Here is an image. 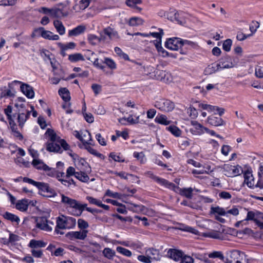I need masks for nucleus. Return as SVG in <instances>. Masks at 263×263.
<instances>
[{
  "label": "nucleus",
  "mask_w": 263,
  "mask_h": 263,
  "mask_svg": "<svg viewBox=\"0 0 263 263\" xmlns=\"http://www.w3.org/2000/svg\"><path fill=\"white\" fill-rule=\"evenodd\" d=\"M190 42L187 40H180V39L179 38H171L166 41L165 43V46L167 49L172 50H177L185 44H189Z\"/></svg>",
  "instance_id": "8"
},
{
  "label": "nucleus",
  "mask_w": 263,
  "mask_h": 263,
  "mask_svg": "<svg viewBox=\"0 0 263 263\" xmlns=\"http://www.w3.org/2000/svg\"><path fill=\"white\" fill-rule=\"evenodd\" d=\"M85 30V26L83 25H79L73 29L69 30L68 36H78L84 33Z\"/></svg>",
  "instance_id": "22"
},
{
  "label": "nucleus",
  "mask_w": 263,
  "mask_h": 263,
  "mask_svg": "<svg viewBox=\"0 0 263 263\" xmlns=\"http://www.w3.org/2000/svg\"><path fill=\"white\" fill-rule=\"evenodd\" d=\"M219 197L221 199H229L231 198L232 195L229 192L222 191L219 193Z\"/></svg>",
  "instance_id": "64"
},
{
  "label": "nucleus",
  "mask_w": 263,
  "mask_h": 263,
  "mask_svg": "<svg viewBox=\"0 0 263 263\" xmlns=\"http://www.w3.org/2000/svg\"><path fill=\"white\" fill-rule=\"evenodd\" d=\"M75 177L83 182H87L89 179V176L84 172H77Z\"/></svg>",
  "instance_id": "39"
},
{
  "label": "nucleus",
  "mask_w": 263,
  "mask_h": 263,
  "mask_svg": "<svg viewBox=\"0 0 263 263\" xmlns=\"http://www.w3.org/2000/svg\"><path fill=\"white\" fill-rule=\"evenodd\" d=\"M232 41L231 39H227L224 41L222 45V48L226 51H229L231 50Z\"/></svg>",
  "instance_id": "53"
},
{
  "label": "nucleus",
  "mask_w": 263,
  "mask_h": 263,
  "mask_svg": "<svg viewBox=\"0 0 263 263\" xmlns=\"http://www.w3.org/2000/svg\"><path fill=\"white\" fill-rule=\"evenodd\" d=\"M223 169L226 172L225 175L230 177L237 176L242 173L241 167L238 165L225 164Z\"/></svg>",
  "instance_id": "10"
},
{
  "label": "nucleus",
  "mask_w": 263,
  "mask_h": 263,
  "mask_svg": "<svg viewBox=\"0 0 263 263\" xmlns=\"http://www.w3.org/2000/svg\"><path fill=\"white\" fill-rule=\"evenodd\" d=\"M109 157L116 162H124L125 161L124 158L119 155H117L115 153H110Z\"/></svg>",
  "instance_id": "54"
},
{
  "label": "nucleus",
  "mask_w": 263,
  "mask_h": 263,
  "mask_svg": "<svg viewBox=\"0 0 263 263\" xmlns=\"http://www.w3.org/2000/svg\"><path fill=\"white\" fill-rule=\"evenodd\" d=\"M36 227L43 230L48 231L49 227L48 220L45 217H35Z\"/></svg>",
  "instance_id": "18"
},
{
  "label": "nucleus",
  "mask_w": 263,
  "mask_h": 263,
  "mask_svg": "<svg viewBox=\"0 0 263 263\" xmlns=\"http://www.w3.org/2000/svg\"><path fill=\"white\" fill-rule=\"evenodd\" d=\"M20 239V237L19 236L10 232L9 241H10V243H14L15 242L19 241Z\"/></svg>",
  "instance_id": "59"
},
{
  "label": "nucleus",
  "mask_w": 263,
  "mask_h": 263,
  "mask_svg": "<svg viewBox=\"0 0 263 263\" xmlns=\"http://www.w3.org/2000/svg\"><path fill=\"white\" fill-rule=\"evenodd\" d=\"M157 73L158 76H155V78L161 81H163L164 82H167L169 81L170 76H165V72L159 70L157 71Z\"/></svg>",
  "instance_id": "40"
},
{
  "label": "nucleus",
  "mask_w": 263,
  "mask_h": 263,
  "mask_svg": "<svg viewBox=\"0 0 263 263\" xmlns=\"http://www.w3.org/2000/svg\"><path fill=\"white\" fill-rule=\"evenodd\" d=\"M29 205L28 201L26 199H22L18 200L15 205V208L17 210L25 212L28 209Z\"/></svg>",
  "instance_id": "25"
},
{
  "label": "nucleus",
  "mask_w": 263,
  "mask_h": 263,
  "mask_svg": "<svg viewBox=\"0 0 263 263\" xmlns=\"http://www.w3.org/2000/svg\"><path fill=\"white\" fill-rule=\"evenodd\" d=\"M210 213L211 214H217L218 215L223 216L226 215V212L225 211L224 209L218 206L216 207L212 206L211 208Z\"/></svg>",
  "instance_id": "37"
},
{
  "label": "nucleus",
  "mask_w": 263,
  "mask_h": 263,
  "mask_svg": "<svg viewBox=\"0 0 263 263\" xmlns=\"http://www.w3.org/2000/svg\"><path fill=\"white\" fill-rule=\"evenodd\" d=\"M78 227L81 229H85L89 227L88 222L83 219H78Z\"/></svg>",
  "instance_id": "58"
},
{
  "label": "nucleus",
  "mask_w": 263,
  "mask_h": 263,
  "mask_svg": "<svg viewBox=\"0 0 263 263\" xmlns=\"http://www.w3.org/2000/svg\"><path fill=\"white\" fill-rule=\"evenodd\" d=\"M47 242H45L42 240H36L31 239L29 242V246L31 248H37L45 247Z\"/></svg>",
  "instance_id": "30"
},
{
  "label": "nucleus",
  "mask_w": 263,
  "mask_h": 263,
  "mask_svg": "<svg viewBox=\"0 0 263 263\" xmlns=\"http://www.w3.org/2000/svg\"><path fill=\"white\" fill-rule=\"evenodd\" d=\"M87 230H83L80 231H72L67 233L66 236L70 240L75 239L84 240L87 237Z\"/></svg>",
  "instance_id": "12"
},
{
  "label": "nucleus",
  "mask_w": 263,
  "mask_h": 263,
  "mask_svg": "<svg viewBox=\"0 0 263 263\" xmlns=\"http://www.w3.org/2000/svg\"><path fill=\"white\" fill-rule=\"evenodd\" d=\"M166 129L176 137H179L181 135V130L176 126H170Z\"/></svg>",
  "instance_id": "43"
},
{
  "label": "nucleus",
  "mask_w": 263,
  "mask_h": 263,
  "mask_svg": "<svg viewBox=\"0 0 263 263\" xmlns=\"http://www.w3.org/2000/svg\"><path fill=\"white\" fill-rule=\"evenodd\" d=\"M147 177L151 178L159 184L163 185L168 189L175 191L177 186L172 182H170L166 179L160 178L154 174L152 171H147L144 173Z\"/></svg>",
  "instance_id": "7"
},
{
  "label": "nucleus",
  "mask_w": 263,
  "mask_h": 263,
  "mask_svg": "<svg viewBox=\"0 0 263 263\" xmlns=\"http://www.w3.org/2000/svg\"><path fill=\"white\" fill-rule=\"evenodd\" d=\"M68 59L71 62H77L78 61H84L85 60L83 55L80 53H76L69 55Z\"/></svg>",
  "instance_id": "34"
},
{
  "label": "nucleus",
  "mask_w": 263,
  "mask_h": 263,
  "mask_svg": "<svg viewBox=\"0 0 263 263\" xmlns=\"http://www.w3.org/2000/svg\"><path fill=\"white\" fill-rule=\"evenodd\" d=\"M33 38L42 37L45 39H49V31L45 30L43 27H39L34 29L31 34Z\"/></svg>",
  "instance_id": "16"
},
{
  "label": "nucleus",
  "mask_w": 263,
  "mask_h": 263,
  "mask_svg": "<svg viewBox=\"0 0 263 263\" xmlns=\"http://www.w3.org/2000/svg\"><path fill=\"white\" fill-rule=\"evenodd\" d=\"M146 254L151 257V259L160 260L161 259L159 250L153 248H149L146 250Z\"/></svg>",
  "instance_id": "20"
},
{
  "label": "nucleus",
  "mask_w": 263,
  "mask_h": 263,
  "mask_svg": "<svg viewBox=\"0 0 263 263\" xmlns=\"http://www.w3.org/2000/svg\"><path fill=\"white\" fill-rule=\"evenodd\" d=\"M187 113L192 118H196L198 116L196 109L193 107H190L187 109Z\"/></svg>",
  "instance_id": "52"
},
{
  "label": "nucleus",
  "mask_w": 263,
  "mask_h": 263,
  "mask_svg": "<svg viewBox=\"0 0 263 263\" xmlns=\"http://www.w3.org/2000/svg\"><path fill=\"white\" fill-rule=\"evenodd\" d=\"M102 254L105 257L109 260L112 259L113 257L116 256L115 251L109 248H104L102 251Z\"/></svg>",
  "instance_id": "32"
},
{
  "label": "nucleus",
  "mask_w": 263,
  "mask_h": 263,
  "mask_svg": "<svg viewBox=\"0 0 263 263\" xmlns=\"http://www.w3.org/2000/svg\"><path fill=\"white\" fill-rule=\"evenodd\" d=\"M143 20L140 17H133L130 18L128 25L130 26H138L142 25Z\"/></svg>",
  "instance_id": "36"
},
{
  "label": "nucleus",
  "mask_w": 263,
  "mask_h": 263,
  "mask_svg": "<svg viewBox=\"0 0 263 263\" xmlns=\"http://www.w3.org/2000/svg\"><path fill=\"white\" fill-rule=\"evenodd\" d=\"M198 103V106L203 109L206 110L208 111H215L216 106H213L206 104H203L200 102Z\"/></svg>",
  "instance_id": "42"
},
{
  "label": "nucleus",
  "mask_w": 263,
  "mask_h": 263,
  "mask_svg": "<svg viewBox=\"0 0 263 263\" xmlns=\"http://www.w3.org/2000/svg\"><path fill=\"white\" fill-rule=\"evenodd\" d=\"M220 68L219 67V65L218 63H213L211 65H209L207 67L204 69V73L205 74H211L213 73H215L216 71L220 70Z\"/></svg>",
  "instance_id": "24"
},
{
  "label": "nucleus",
  "mask_w": 263,
  "mask_h": 263,
  "mask_svg": "<svg viewBox=\"0 0 263 263\" xmlns=\"http://www.w3.org/2000/svg\"><path fill=\"white\" fill-rule=\"evenodd\" d=\"M35 186L39 190V193L42 196H46L45 194L49 192V187L47 183L37 182V184Z\"/></svg>",
  "instance_id": "23"
},
{
  "label": "nucleus",
  "mask_w": 263,
  "mask_h": 263,
  "mask_svg": "<svg viewBox=\"0 0 263 263\" xmlns=\"http://www.w3.org/2000/svg\"><path fill=\"white\" fill-rule=\"evenodd\" d=\"M226 263H246L245 254L238 250H233L228 253Z\"/></svg>",
  "instance_id": "4"
},
{
  "label": "nucleus",
  "mask_w": 263,
  "mask_h": 263,
  "mask_svg": "<svg viewBox=\"0 0 263 263\" xmlns=\"http://www.w3.org/2000/svg\"><path fill=\"white\" fill-rule=\"evenodd\" d=\"M159 32H150L148 33L149 36H152L154 37L157 39V40H160L162 39V36L163 35V31L162 29H159Z\"/></svg>",
  "instance_id": "62"
},
{
  "label": "nucleus",
  "mask_w": 263,
  "mask_h": 263,
  "mask_svg": "<svg viewBox=\"0 0 263 263\" xmlns=\"http://www.w3.org/2000/svg\"><path fill=\"white\" fill-rule=\"evenodd\" d=\"M208 256L211 258H218L222 260H223L224 258L222 253L220 251H214L209 253Z\"/></svg>",
  "instance_id": "48"
},
{
  "label": "nucleus",
  "mask_w": 263,
  "mask_h": 263,
  "mask_svg": "<svg viewBox=\"0 0 263 263\" xmlns=\"http://www.w3.org/2000/svg\"><path fill=\"white\" fill-rule=\"evenodd\" d=\"M23 104L21 105L20 107L22 109L18 110L17 118L18 125L21 128L23 127L25 123L29 118L30 113V111L24 108V106H23Z\"/></svg>",
  "instance_id": "11"
},
{
  "label": "nucleus",
  "mask_w": 263,
  "mask_h": 263,
  "mask_svg": "<svg viewBox=\"0 0 263 263\" xmlns=\"http://www.w3.org/2000/svg\"><path fill=\"white\" fill-rule=\"evenodd\" d=\"M77 172L75 171V168L72 166H69L68 167L66 171V174L65 177L68 178L71 176H76Z\"/></svg>",
  "instance_id": "61"
},
{
  "label": "nucleus",
  "mask_w": 263,
  "mask_h": 263,
  "mask_svg": "<svg viewBox=\"0 0 263 263\" xmlns=\"http://www.w3.org/2000/svg\"><path fill=\"white\" fill-rule=\"evenodd\" d=\"M189 207L195 210H200L202 209L200 201H190Z\"/></svg>",
  "instance_id": "47"
},
{
  "label": "nucleus",
  "mask_w": 263,
  "mask_h": 263,
  "mask_svg": "<svg viewBox=\"0 0 263 263\" xmlns=\"http://www.w3.org/2000/svg\"><path fill=\"white\" fill-rule=\"evenodd\" d=\"M4 113L6 115L8 120H9V124H11L14 121L12 116V107L11 105H8L4 109Z\"/></svg>",
  "instance_id": "38"
},
{
  "label": "nucleus",
  "mask_w": 263,
  "mask_h": 263,
  "mask_svg": "<svg viewBox=\"0 0 263 263\" xmlns=\"http://www.w3.org/2000/svg\"><path fill=\"white\" fill-rule=\"evenodd\" d=\"M207 121L209 124L214 126H219L224 125L226 122L219 116L214 114L208 118Z\"/></svg>",
  "instance_id": "14"
},
{
  "label": "nucleus",
  "mask_w": 263,
  "mask_h": 263,
  "mask_svg": "<svg viewBox=\"0 0 263 263\" xmlns=\"http://www.w3.org/2000/svg\"><path fill=\"white\" fill-rule=\"evenodd\" d=\"M88 40L89 43L92 45H96L99 43H104V37L101 35L98 36L95 34H89L88 36Z\"/></svg>",
  "instance_id": "21"
},
{
  "label": "nucleus",
  "mask_w": 263,
  "mask_h": 263,
  "mask_svg": "<svg viewBox=\"0 0 263 263\" xmlns=\"http://www.w3.org/2000/svg\"><path fill=\"white\" fill-rule=\"evenodd\" d=\"M62 15V11L61 9L57 8L50 9V15L58 17Z\"/></svg>",
  "instance_id": "56"
},
{
  "label": "nucleus",
  "mask_w": 263,
  "mask_h": 263,
  "mask_svg": "<svg viewBox=\"0 0 263 263\" xmlns=\"http://www.w3.org/2000/svg\"><path fill=\"white\" fill-rule=\"evenodd\" d=\"M59 94L65 102L70 100V92L66 88H61L59 90Z\"/></svg>",
  "instance_id": "29"
},
{
  "label": "nucleus",
  "mask_w": 263,
  "mask_h": 263,
  "mask_svg": "<svg viewBox=\"0 0 263 263\" xmlns=\"http://www.w3.org/2000/svg\"><path fill=\"white\" fill-rule=\"evenodd\" d=\"M193 189L192 187L182 188L180 189V194L181 196L191 199L193 197Z\"/></svg>",
  "instance_id": "35"
},
{
  "label": "nucleus",
  "mask_w": 263,
  "mask_h": 263,
  "mask_svg": "<svg viewBox=\"0 0 263 263\" xmlns=\"http://www.w3.org/2000/svg\"><path fill=\"white\" fill-rule=\"evenodd\" d=\"M154 106L159 110L166 112L172 111L175 107V104L172 101L163 98L156 101Z\"/></svg>",
  "instance_id": "6"
},
{
  "label": "nucleus",
  "mask_w": 263,
  "mask_h": 263,
  "mask_svg": "<svg viewBox=\"0 0 263 263\" xmlns=\"http://www.w3.org/2000/svg\"><path fill=\"white\" fill-rule=\"evenodd\" d=\"M218 64L219 65V67L221 70L225 68H232L234 66L231 57L228 55L222 57L219 61Z\"/></svg>",
  "instance_id": "15"
},
{
  "label": "nucleus",
  "mask_w": 263,
  "mask_h": 263,
  "mask_svg": "<svg viewBox=\"0 0 263 263\" xmlns=\"http://www.w3.org/2000/svg\"><path fill=\"white\" fill-rule=\"evenodd\" d=\"M3 216L5 219L10 221L12 223L15 222L18 224L20 222V219L17 216L8 212L4 213Z\"/></svg>",
  "instance_id": "26"
},
{
  "label": "nucleus",
  "mask_w": 263,
  "mask_h": 263,
  "mask_svg": "<svg viewBox=\"0 0 263 263\" xmlns=\"http://www.w3.org/2000/svg\"><path fill=\"white\" fill-rule=\"evenodd\" d=\"M53 25L57 32L60 35H63L65 33V28L61 21L55 20L53 22Z\"/></svg>",
  "instance_id": "33"
},
{
  "label": "nucleus",
  "mask_w": 263,
  "mask_h": 263,
  "mask_svg": "<svg viewBox=\"0 0 263 263\" xmlns=\"http://www.w3.org/2000/svg\"><path fill=\"white\" fill-rule=\"evenodd\" d=\"M61 199L63 203L67 204L69 205L70 208L78 210L76 213L73 214L74 215L77 216H79L81 215L83 211L87 205L86 203L81 204L77 200L70 198L68 197L65 196L63 194L60 193H59V196L58 198L54 200H52V201L58 203Z\"/></svg>",
  "instance_id": "2"
},
{
  "label": "nucleus",
  "mask_w": 263,
  "mask_h": 263,
  "mask_svg": "<svg viewBox=\"0 0 263 263\" xmlns=\"http://www.w3.org/2000/svg\"><path fill=\"white\" fill-rule=\"evenodd\" d=\"M76 225V219L71 217L65 216L64 229H70L73 228Z\"/></svg>",
  "instance_id": "28"
},
{
  "label": "nucleus",
  "mask_w": 263,
  "mask_h": 263,
  "mask_svg": "<svg viewBox=\"0 0 263 263\" xmlns=\"http://www.w3.org/2000/svg\"><path fill=\"white\" fill-rule=\"evenodd\" d=\"M100 35L104 37V43L107 39L112 40H118L119 39V35L118 32L110 26L104 28L103 30L100 32Z\"/></svg>",
  "instance_id": "9"
},
{
  "label": "nucleus",
  "mask_w": 263,
  "mask_h": 263,
  "mask_svg": "<svg viewBox=\"0 0 263 263\" xmlns=\"http://www.w3.org/2000/svg\"><path fill=\"white\" fill-rule=\"evenodd\" d=\"M255 75L258 78H263V66H257L255 68Z\"/></svg>",
  "instance_id": "63"
},
{
  "label": "nucleus",
  "mask_w": 263,
  "mask_h": 263,
  "mask_svg": "<svg viewBox=\"0 0 263 263\" xmlns=\"http://www.w3.org/2000/svg\"><path fill=\"white\" fill-rule=\"evenodd\" d=\"M244 182L246 184L248 187L255 189L259 188V189H263V180L259 179L256 184L255 183L254 178L252 173L249 171H246L243 174Z\"/></svg>",
  "instance_id": "3"
},
{
  "label": "nucleus",
  "mask_w": 263,
  "mask_h": 263,
  "mask_svg": "<svg viewBox=\"0 0 263 263\" xmlns=\"http://www.w3.org/2000/svg\"><path fill=\"white\" fill-rule=\"evenodd\" d=\"M43 139L47 140L45 143L46 149L47 151L49 152V128L46 130L43 137Z\"/></svg>",
  "instance_id": "55"
},
{
  "label": "nucleus",
  "mask_w": 263,
  "mask_h": 263,
  "mask_svg": "<svg viewBox=\"0 0 263 263\" xmlns=\"http://www.w3.org/2000/svg\"><path fill=\"white\" fill-rule=\"evenodd\" d=\"M155 121L156 123L164 125H169L171 122V121L167 120V117L164 115L157 116L155 119Z\"/></svg>",
  "instance_id": "31"
},
{
  "label": "nucleus",
  "mask_w": 263,
  "mask_h": 263,
  "mask_svg": "<svg viewBox=\"0 0 263 263\" xmlns=\"http://www.w3.org/2000/svg\"><path fill=\"white\" fill-rule=\"evenodd\" d=\"M183 255V253L181 251L172 249H169L167 254L168 257L175 260H178L182 258Z\"/></svg>",
  "instance_id": "19"
},
{
  "label": "nucleus",
  "mask_w": 263,
  "mask_h": 263,
  "mask_svg": "<svg viewBox=\"0 0 263 263\" xmlns=\"http://www.w3.org/2000/svg\"><path fill=\"white\" fill-rule=\"evenodd\" d=\"M116 250L118 252L127 257H130L132 255V252L130 250L122 247H117Z\"/></svg>",
  "instance_id": "45"
},
{
  "label": "nucleus",
  "mask_w": 263,
  "mask_h": 263,
  "mask_svg": "<svg viewBox=\"0 0 263 263\" xmlns=\"http://www.w3.org/2000/svg\"><path fill=\"white\" fill-rule=\"evenodd\" d=\"M17 83H21V81L14 80L9 83L8 86H4L1 88V98H11L14 97L16 91L14 86Z\"/></svg>",
  "instance_id": "5"
},
{
  "label": "nucleus",
  "mask_w": 263,
  "mask_h": 263,
  "mask_svg": "<svg viewBox=\"0 0 263 263\" xmlns=\"http://www.w3.org/2000/svg\"><path fill=\"white\" fill-rule=\"evenodd\" d=\"M192 127L190 128V132L194 135H200L205 133V127L202 126L196 121H191Z\"/></svg>",
  "instance_id": "13"
},
{
  "label": "nucleus",
  "mask_w": 263,
  "mask_h": 263,
  "mask_svg": "<svg viewBox=\"0 0 263 263\" xmlns=\"http://www.w3.org/2000/svg\"><path fill=\"white\" fill-rule=\"evenodd\" d=\"M133 155L135 158L140 161L141 163H144L146 162V159L143 152H135Z\"/></svg>",
  "instance_id": "44"
},
{
  "label": "nucleus",
  "mask_w": 263,
  "mask_h": 263,
  "mask_svg": "<svg viewBox=\"0 0 263 263\" xmlns=\"http://www.w3.org/2000/svg\"><path fill=\"white\" fill-rule=\"evenodd\" d=\"M32 164L34 167L38 170H43L44 171L49 170L48 166L45 164L43 162L38 159H34L32 161Z\"/></svg>",
  "instance_id": "27"
},
{
  "label": "nucleus",
  "mask_w": 263,
  "mask_h": 263,
  "mask_svg": "<svg viewBox=\"0 0 263 263\" xmlns=\"http://www.w3.org/2000/svg\"><path fill=\"white\" fill-rule=\"evenodd\" d=\"M65 216L62 215V217H58L57 218V227L61 229L65 228Z\"/></svg>",
  "instance_id": "49"
},
{
  "label": "nucleus",
  "mask_w": 263,
  "mask_h": 263,
  "mask_svg": "<svg viewBox=\"0 0 263 263\" xmlns=\"http://www.w3.org/2000/svg\"><path fill=\"white\" fill-rule=\"evenodd\" d=\"M105 196L111 197L114 198L121 199L122 197L121 194L117 192H113L110 190H106Z\"/></svg>",
  "instance_id": "50"
},
{
  "label": "nucleus",
  "mask_w": 263,
  "mask_h": 263,
  "mask_svg": "<svg viewBox=\"0 0 263 263\" xmlns=\"http://www.w3.org/2000/svg\"><path fill=\"white\" fill-rule=\"evenodd\" d=\"M18 0H1L0 5L1 6H13L16 4Z\"/></svg>",
  "instance_id": "57"
},
{
  "label": "nucleus",
  "mask_w": 263,
  "mask_h": 263,
  "mask_svg": "<svg viewBox=\"0 0 263 263\" xmlns=\"http://www.w3.org/2000/svg\"><path fill=\"white\" fill-rule=\"evenodd\" d=\"M89 143L86 144L85 143V148L88 151V152H89L90 154L97 156L98 157L100 158L102 155L99 153H98L96 149H93L92 147H91L89 145L91 144L90 142H89Z\"/></svg>",
  "instance_id": "46"
},
{
  "label": "nucleus",
  "mask_w": 263,
  "mask_h": 263,
  "mask_svg": "<svg viewBox=\"0 0 263 263\" xmlns=\"http://www.w3.org/2000/svg\"><path fill=\"white\" fill-rule=\"evenodd\" d=\"M17 84H21L20 89L21 91L29 99H32L34 96V92L33 88L29 85L28 84L23 83L21 82V83H17Z\"/></svg>",
  "instance_id": "17"
},
{
  "label": "nucleus",
  "mask_w": 263,
  "mask_h": 263,
  "mask_svg": "<svg viewBox=\"0 0 263 263\" xmlns=\"http://www.w3.org/2000/svg\"><path fill=\"white\" fill-rule=\"evenodd\" d=\"M62 148L66 151L69 149V145L65 140L61 139L53 129L50 128V152L62 153Z\"/></svg>",
  "instance_id": "1"
},
{
  "label": "nucleus",
  "mask_w": 263,
  "mask_h": 263,
  "mask_svg": "<svg viewBox=\"0 0 263 263\" xmlns=\"http://www.w3.org/2000/svg\"><path fill=\"white\" fill-rule=\"evenodd\" d=\"M91 0H81L79 2L80 9L84 10L88 7Z\"/></svg>",
  "instance_id": "60"
},
{
  "label": "nucleus",
  "mask_w": 263,
  "mask_h": 263,
  "mask_svg": "<svg viewBox=\"0 0 263 263\" xmlns=\"http://www.w3.org/2000/svg\"><path fill=\"white\" fill-rule=\"evenodd\" d=\"M103 63L111 69H114L116 68V65L115 63L111 59L108 58H105Z\"/></svg>",
  "instance_id": "51"
},
{
  "label": "nucleus",
  "mask_w": 263,
  "mask_h": 263,
  "mask_svg": "<svg viewBox=\"0 0 263 263\" xmlns=\"http://www.w3.org/2000/svg\"><path fill=\"white\" fill-rule=\"evenodd\" d=\"M50 176L56 177L60 181L63 177H65L64 172H58L54 168H50Z\"/></svg>",
  "instance_id": "41"
}]
</instances>
